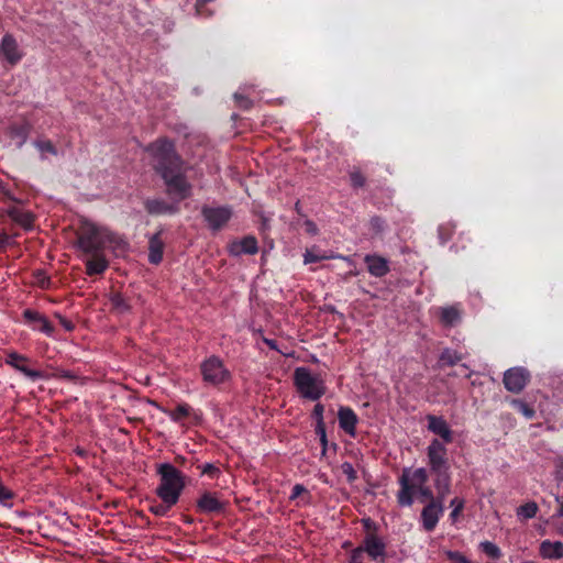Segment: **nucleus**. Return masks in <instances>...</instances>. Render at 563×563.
<instances>
[{
	"instance_id": "nucleus-1",
	"label": "nucleus",
	"mask_w": 563,
	"mask_h": 563,
	"mask_svg": "<svg viewBox=\"0 0 563 563\" xmlns=\"http://www.w3.org/2000/svg\"><path fill=\"white\" fill-rule=\"evenodd\" d=\"M397 482L400 489H398L396 498L397 504L400 507L412 506L413 497L416 495H420L421 498L428 499L429 501L437 499L432 490L427 485L428 471L426 467L421 466L415 470H411V467H405Z\"/></svg>"
},
{
	"instance_id": "nucleus-2",
	"label": "nucleus",
	"mask_w": 563,
	"mask_h": 563,
	"mask_svg": "<svg viewBox=\"0 0 563 563\" xmlns=\"http://www.w3.org/2000/svg\"><path fill=\"white\" fill-rule=\"evenodd\" d=\"M113 243H117L113 232L90 221L82 222L77 231L76 247L85 255L103 253L104 246Z\"/></svg>"
},
{
	"instance_id": "nucleus-3",
	"label": "nucleus",
	"mask_w": 563,
	"mask_h": 563,
	"mask_svg": "<svg viewBox=\"0 0 563 563\" xmlns=\"http://www.w3.org/2000/svg\"><path fill=\"white\" fill-rule=\"evenodd\" d=\"M157 475L161 477L156 487L158 499L167 503H178L185 488L184 474L173 464L166 462L157 466Z\"/></svg>"
},
{
	"instance_id": "nucleus-4",
	"label": "nucleus",
	"mask_w": 563,
	"mask_h": 563,
	"mask_svg": "<svg viewBox=\"0 0 563 563\" xmlns=\"http://www.w3.org/2000/svg\"><path fill=\"white\" fill-rule=\"evenodd\" d=\"M294 385L297 394L305 399L318 401L325 395V382L306 366H297L294 372Z\"/></svg>"
},
{
	"instance_id": "nucleus-5",
	"label": "nucleus",
	"mask_w": 563,
	"mask_h": 563,
	"mask_svg": "<svg viewBox=\"0 0 563 563\" xmlns=\"http://www.w3.org/2000/svg\"><path fill=\"white\" fill-rule=\"evenodd\" d=\"M146 152L151 155L153 168L156 172L184 167V161L175 151L172 140L166 137L158 139L147 145Z\"/></svg>"
},
{
	"instance_id": "nucleus-6",
	"label": "nucleus",
	"mask_w": 563,
	"mask_h": 563,
	"mask_svg": "<svg viewBox=\"0 0 563 563\" xmlns=\"http://www.w3.org/2000/svg\"><path fill=\"white\" fill-rule=\"evenodd\" d=\"M156 173L162 177L164 185H166L167 195L173 200L181 201L192 195V185L186 179L185 167L164 169Z\"/></svg>"
},
{
	"instance_id": "nucleus-7",
	"label": "nucleus",
	"mask_w": 563,
	"mask_h": 563,
	"mask_svg": "<svg viewBox=\"0 0 563 563\" xmlns=\"http://www.w3.org/2000/svg\"><path fill=\"white\" fill-rule=\"evenodd\" d=\"M200 375L203 384L210 387H219L228 384L231 379V373L223 360L217 355H210L199 365Z\"/></svg>"
},
{
	"instance_id": "nucleus-8",
	"label": "nucleus",
	"mask_w": 563,
	"mask_h": 563,
	"mask_svg": "<svg viewBox=\"0 0 563 563\" xmlns=\"http://www.w3.org/2000/svg\"><path fill=\"white\" fill-rule=\"evenodd\" d=\"M427 463L432 475H450L448 449L438 438H433L427 446Z\"/></svg>"
},
{
	"instance_id": "nucleus-9",
	"label": "nucleus",
	"mask_w": 563,
	"mask_h": 563,
	"mask_svg": "<svg viewBox=\"0 0 563 563\" xmlns=\"http://www.w3.org/2000/svg\"><path fill=\"white\" fill-rule=\"evenodd\" d=\"M31 362V358L25 354H20L16 351H5L4 364L7 366L20 372L32 382L48 379V375L45 371L32 369L30 367Z\"/></svg>"
},
{
	"instance_id": "nucleus-10",
	"label": "nucleus",
	"mask_w": 563,
	"mask_h": 563,
	"mask_svg": "<svg viewBox=\"0 0 563 563\" xmlns=\"http://www.w3.org/2000/svg\"><path fill=\"white\" fill-rule=\"evenodd\" d=\"M233 216V211L228 206L220 207H202V217L207 222L208 228L213 232L219 231L225 224H228L230 218Z\"/></svg>"
},
{
	"instance_id": "nucleus-11",
	"label": "nucleus",
	"mask_w": 563,
	"mask_h": 563,
	"mask_svg": "<svg viewBox=\"0 0 563 563\" xmlns=\"http://www.w3.org/2000/svg\"><path fill=\"white\" fill-rule=\"evenodd\" d=\"M529 378L530 374L528 369L515 366L505 371L503 378L504 387L510 393L518 394L523 390L526 385L529 383Z\"/></svg>"
},
{
	"instance_id": "nucleus-12",
	"label": "nucleus",
	"mask_w": 563,
	"mask_h": 563,
	"mask_svg": "<svg viewBox=\"0 0 563 563\" xmlns=\"http://www.w3.org/2000/svg\"><path fill=\"white\" fill-rule=\"evenodd\" d=\"M22 318H24V323L32 331H40L47 336H53L54 328L44 313L37 310L25 309L22 311Z\"/></svg>"
},
{
	"instance_id": "nucleus-13",
	"label": "nucleus",
	"mask_w": 563,
	"mask_h": 563,
	"mask_svg": "<svg viewBox=\"0 0 563 563\" xmlns=\"http://www.w3.org/2000/svg\"><path fill=\"white\" fill-rule=\"evenodd\" d=\"M0 55L4 60L11 65H16L23 57V52L20 48L15 37L11 33H5L0 41Z\"/></svg>"
},
{
	"instance_id": "nucleus-14",
	"label": "nucleus",
	"mask_w": 563,
	"mask_h": 563,
	"mask_svg": "<svg viewBox=\"0 0 563 563\" xmlns=\"http://www.w3.org/2000/svg\"><path fill=\"white\" fill-rule=\"evenodd\" d=\"M228 501L219 499L216 493H203L197 501V508L200 514L219 515L225 510Z\"/></svg>"
},
{
	"instance_id": "nucleus-15",
	"label": "nucleus",
	"mask_w": 563,
	"mask_h": 563,
	"mask_svg": "<svg viewBox=\"0 0 563 563\" xmlns=\"http://www.w3.org/2000/svg\"><path fill=\"white\" fill-rule=\"evenodd\" d=\"M444 511L443 505H439V503H429L423 506L421 510V526L423 531L431 532L433 531L439 522V519L442 518Z\"/></svg>"
},
{
	"instance_id": "nucleus-16",
	"label": "nucleus",
	"mask_w": 563,
	"mask_h": 563,
	"mask_svg": "<svg viewBox=\"0 0 563 563\" xmlns=\"http://www.w3.org/2000/svg\"><path fill=\"white\" fill-rule=\"evenodd\" d=\"M363 553L369 555L373 561H384L386 556V543L376 534H369L363 539V544L356 547Z\"/></svg>"
},
{
	"instance_id": "nucleus-17",
	"label": "nucleus",
	"mask_w": 563,
	"mask_h": 563,
	"mask_svg": "<svg viewBox=\"0 0 563 563\" xmlns=\"http://www.w3.org/2000/svg\"><path fill=\"white\" fill-rule=\"evenodd\" d=\"M428 431L442 439V443L448 444L453 442V431L448 422L441 416L428 415Z\"/></svg>"
},
{
	"instance_id": "nucleus-18",
	"label": "nucleus",
	"mask_w": 563,
	"mask_h": 563,
	"mask_svg": "<svg viewBox=\"0 0 563 563\" xmlns=\"http://www.w3.org/2000/svg\"><path fill=\"white\" fill-rule=\"evenodd\" d=\"M258 252V242L252 235L234 241L229 245V253L232 256L255 255Z\"/></svg>"
},
{
	"instance_id": "nucleus-19",
	"label": "nucleus",
	"mask_w": 563,
	"mask_h": 563,
	"mask_svg": "<svg viewBox=\"0 0 563 563\" xmlns=\"http://www.w3.org/2000/svg\"><path fill=\"white\" fill-rule=\"evenodd\" d=\"M329 260H341L347 263L351 266H355V263L351 260L350 256L334 254V253H320L317 251L316 246L306 250L303 254V263L305 264H314L320 261H329Z\"/></svg>"
},
{
	"instance_id": "nucleus-20",
	"label": "nucleus",
	"mask_w": 563,
	"mask_h": 563,
	"mask_svg": "<svg viewBox=\"0 0 563 563\" xmlns=\"http://www.w3.org/2000/svg\"><path fill=\"white\" fill-rule=\"evenodd\" d=\"M178 202L177 200L167 202L163 199H148L144 206H146L147 212L153 216L175 214L179 210Z\"/></svg>"
},
{
	"instance_id": "nucleus-21",
	"label": "nucleus",
	"mask_w": 563,
	"mask_h": 563,
	"mask_svg": "<svg viewBox=\"0 0 563 563\" xmlns=\"http://www.w3.org/2000/svg\"><path fill=\"white\" fill-rule=\"evenodd\" d=\"M339 423H340L341 430L345 431V433L351 437H355L357 416L354 410H352L347 407H340Z\"/></svg>"
},
{
	"instance_id": "nucleus-22",
	"label": "nucleus",
	"mask_w": 563,
	"mask_h": 563,
	"mask_svg": "<svg viewBox=\"0 0 563 563\" xmlns=\"http://www.w3.org/2000/svg\"><path fill=\"white\" fill-rule=\"evenodd\" d=\"M5 213L15 224L24 228V230L30 231L33 228V216L31 212L18 206H11L5 209Z\"/></svg>"
},
{
	"instance_id": "nucleus-23",
	"label": "nucleus",
	"mask_w": 563,
	"mask_h": 563,
	"mask_svg": "<svg viewBox=\"0 0 563 563\" xmlns=\"http://www.w3.org/2000/svg\"><path fill=\"white\" fill-rule=\"evenodd\" d=\"M365 264L371 276L384 277L390 271L387 260L378 255H365Z\"/></svg>"
},
{
	"instance_id": "nucleus-24",
	"label": "nucleus",
	"mask_w": 563,
	"mask_h": 563,
	"mask_svg": "<svg viewBox=\"0 0 563 563\" xmlns=\"http://www.w3.org/2000/svg\"><path fill=\"white\" fill-rule=\"evenodd\" d=\"M88 258L86 263V273L89 276L101 275L108 268V261L103 253L87 254Z\"/></svg>"
},
{
	"instance_id": "nucleus-25",
	"label": "nucleus",
	"mask_w": 563,
	"mask_h": 563,
	"mask_svg": "<svg viewBox=\"0 0 563 563\" xmlns=\"http://www.w3.org/2000/svg\"><path fill=\"white\" fill-rule=\"evenodd\" d=\"M540 556L549 560L563 558V543L560 541L543 540L539 547Z\"/></svg>"
},
{
	"instance_id": "nucleus-26",
	"label": "nucleus",
	"mask_w": 563,
	"mask_h": 563,
	"mask_svg": "<svg viewBox=\"0 0 563 563\" xmlns=\"http://www.w3.org/2000/svg\"><path fill=\"white\" fill-rule=\"evenodd\" d=\"M452 486V477L450 475H441L433 477V487L437 490V498L432 499L429 503H439V505H443L445 497L450 493V487Z\"/></svg>"
},
{
	"instance_id": "nucleus-27",
	"label": "nucleus",
	"mask_w": 563,
	"mask_h": 563,
	"mask_svg": "<svg viewBox=\"0 0 563 563\" xmlns=\"http://www.w3.org/2000/svg\"><path fill=\"white\" fill-rule=\"evenodd\" d=\"M164 243L159 238V233L148 239V263L158 265L163 261Z\"/></svg>"
},
{
	"instance_id": "nucleus-28",
	"label": "nucleus",
	"mask_w": 563,
	"mask_h": 563,
	"mask_svg": "<svg viewBox=\"0 0 563 563\" xmlns=\"http://www.w3.org/2000/svg\"><path fill=\"white\" fill-rule=\"evenodd\" d=\"M439 319L444 328H453L460 322V310L455 306L441 307L438 309Z\"/></svg>"
},
{
	"instance_id": "nucleus-29",
	"label": "nucleus",
	"mask_w": 563,
	"mask_h": 563,
	"mask_svg": "<svg viewBox=\"0 0 563 563\" xmlns=\"http://www.w3.org/2000/svg\"><path fill=\"white\" fill-rule=\"evenodd\" d=\"M30 128L26 124H14L9 129V136L15 142L16 147L21 148L27 140Z\"/></svg>"
},
{
	"instance_id": "nucleus-30",
	"label": "nucleus",
	"mask_w": 563,
	"mask_h": 563,
	"mask_svg": "<svg viewBox=\"0 0 563 563\" xmlns=\"http://www.w3.org/2000/svg\"><path fill=\"white\" fill-rule=\"evenodd\" d=\"M164 413L168 416L169 419H172L173 422L179 423L184 419H187L190 415V407L188 404L183 402L178 404L176 409L174 410H164Z\"/></svg>"
},
{
	"instance_id": "nucleus-31",
	"label": "nucleus",
	"mask_w": 563,
	"mask_h": 563,
	"mask_svg": "<svg viewBox=\"0 0 563 563\" xmlns=\"http://www.w3.org/2000/svg\"><path fill=\"white\" fill-rule=\"evenodd\" d=\"M539 511V506L536 501H526L517 509V516L519 520L533 519Z\"/></svg>"
},
{
	"instance_id": "nucleus-32",
	"label": "nucleus",
	"mask_w": 563,
	"mask_h": 563,
	"mask_svg": "<svg viewBox=\"0 0 563 563\" xmlns=\"http://www.w3.org/2000/svg\"><path fill=\"white\" fill-rule=\"evenodd\" d=\"M37 151L41 153V158L45 159L47 155L56 156L57 150L48 140H36L34 143Z\"/></svg>"
},
{
	"instance_id": "nucleus-33",
	"label": "nucleus",
	"mask_w": 563,
	"mask_h": 563,
	"mask_svg": "<svg viewBox=\"0 0 563 563\" xmlns=\"http://www.w3.org/2000/svg\"><path fill=\"white\" fill-rule=\"evenodd\" d=\"M510 406H512V408L515 410H517L518 412L523 415V417H526L528 419L534 418L536 411H534L533 407H531L526 401H523L521 399H512V400H510Z\"/></svg>"
},
{
	"instance_id": "nucleus-34",
	"label": "nucleus",
	"mask_w": 563,
	"mask_h": 563,
	"mask_svg": "<svg viewBox=\"0 0 563 563\" xmlns=\"http://www.w3.org/2000/svg\"><path fill=\"white\" fill-rule=\"evenodd\" d=\"M461 361V354L452 349H444L439 355V362L442 365L453 366Z\"/></svg>"
},
{
	"instance_id": "nucleus-35",
	"label": "nucleus",
	"mask_w": 563,
	"mask_h": 563,
	"mask_svg": "<svg viewBox=\"0 0 563 563\" xmlns=\"http://www.w3.org/2000/svg\"><path fill=\"white\" fill-rule=\"evenodd\" d=\"M178 501H162L153 504L148 507V511L152 512L153 516L156 517H165L167 516L169 509L177 505Z\"/></svg>"
},
{
	"instance_id": "nucleus-36",
	"label": "nucleus",
	"mask_w": 563,
	"mask_h": 563,
	"mask_svg": "<svg viewBox=\"0 0 563 563\" xmlns=\"http://www.w3.org/2000/svg\"><path fill=\"white\" fill-rule=\"evenodd\" d=\"M110 301L112 308L115 309V311L119 313H125L130 309L128 300L120 292L111 295Z\"/></svg>"
},
{
	"instance_id": "nucleus-37",
	"label": "nucleus",
	"mask_w": 563,
	"mask_h": 563,
	"mask_svg": "<svg viewBox=\"0 0 563 563\" xmlns=\"http://www.w3.org/2000/svg\"><path fill=\"white\" fill-rule=\"evenodd\" d=\"M464 505L465 500L462 497H454L451 503H449V507L452 509L451 515H449V519H451L452 522L457 521L459 516L464 509Z\"/></svg>"
},
{
	"instance_id": "nucleus-38",
	"label": "nucleus",
	"mask_w": 563,
	"mask_h": 563,
	"mask_svg": "<svg viewBox=\"0 0 563 563\" xmlns=\"http://www.w3.org/2000/svg\"><path fill=\"white\" fill-rule=\"evenodd\" d=\"M479 550H482L484 554L488 555L489 559H499L503 555L499 547H497L493 541L479 542Z\"/></svg>"
},
{
	"instance_id": "nucleus-39",
	"label": "nucleus",
	"mask_w": 563,
	"mask_h": 563,
	"mask_svg": "<svg viewBox=\"0 0 563 563\" xmlns=\"http://www.w3.org/2000/svg\"><path fill=\"white\" fill-rule=\"evenodd\" d=\"M49 375V379H67V380H75L77 378L76 374H74L70 371L56 368Z\"/></svg>"
},
{
	"instance_id": "nucleus-40",
	"label": "nucleus",
	"mask_w": 563,
	"mask_h": 563,
	"mask_svg": "<svg viewBox=\"0 0 563 563\" xmlns=\"http://www.w3.org/2000/svg\"><path fill=\"white\" fill-rule=\"evenodd\" d=\"M444 555H446V559L454 562V563H473L468 558H466L464 554H462L459 551L454 550H446L444 551Z\"/></svg>"
},
{
	"instance_id": "nucleus-41",
	"label": "nucleus",
	"mask_w": 563,
	"mask_h": 563,
	"mask_svg": "<svg viewBox=\"0 0 563 563\" xmlns=\"http://www.w3.org/2000/svg\"><path fill=\"white\" fill-rule=\"evenodd\" d=\"M341 472L345 475L347 483H353L356 479V471L352 466L351 462H345L341 464Z\"/></svg>"
},
{
	"instance_id": "nucleus-42",
	"label": "nucleus",
	"mask_w": 563,
	"mask_h": 563,
	"mask_svg": "<svg viewBox=\"0 0 563 563\" xmlns=\"http://www.w3.org/2000/svg\"><path fill=\"white\" fill-rule=\"evenodd\" d=\"M350 180L352 188H361L366 183V179H364V176L360 172H351Z\"/></svg>"
},
{
	"instance_id": "nucleus-43",
	"label": "nucleus",
	"mask_w": 563,
	"mask_h": 563,
	"mask_svg": "<svg viewBox=\"0 0 563 563\" xmlns=\"http://www.w3.org/2000/svg\"><path fill=\"white\" fill-rule=\"evenodd\" d=\"M200 473H202V475H208L210 478H214L219 475L220 471L213 464L205 463L200 466Z\"/></svg>"
},
{
	"instance_id": "nucleus-44",
	"label": "nucleus",
	"mask_w": 563,
	"mask_h": 563,
	"mask_svg": "<svg viewBox=\"0 0 563 563\" xmlns=\"http://www.w3.org/2000/svg\"><path fill=\"white\" fill-rule=\"evenodd\" d=\"M313 419L316 423H324V406L317 402L313 409Z\"/></svg>"
},
{
	"instance_id": "nucleus-45",
	"label": "nucleus",
	"mask_w": 563,
	"mask_h": 563,
	"mask_svg": "<svg viewBox=\"0 0 563 563\" xmlns=\"http://www.w3.org/2000/svg\"><path fill=\"white\" fill-rule=\"evenodd\" d=\"M263 341H264V344H266V346H268L271 350H274L286 357L292 356V352L288 353V352H284L282 350L277 349V344H276L275 340L264 338Z\"/></svg>"
},
{
	"instance_id": "nucleus-46",
	"label": "nucleus",
	"mask_w": 563,
	"mask_h": 563,
	"mask_svg": "<svg viewBox=\"0 0 563 563\" xmlns=\"http://www.w3.org/2000/svg\"><path fill=\"white\" fill-rule=\"evenodd\" d=\"M371 228L372 231L376 233L382 232L384 228V220L380 217H373L371 219Z\"/></svg>"
},
{
	"instance_id": "nucleus-47",
	"label": "nucleus",
	"mask_w": 563,
	"mask_h": 563,
	"mask_svg": "<svg viewBox=\"0 0 563 563\" xmlns=\"http://www.w3.org/2000/svg\"><path fill=\"white\" fill-rule=\"evenodd\" d=\"M234 99L238 101L240 108L247 109L251 106L250 99L244 97L240 91L234 93Z\"/></svg>"
},
{
	"instance_id": "nucleus-48",
	"label": "nucleus",
	"mask_w": 563,
	"mask_h": 563,
	"mask_svg": "<svg viewBox=\"0 0 563 563\" xmlns=\"http://www.w3.org/2000/svg\"><path fill=\"white\" fill-rule=\"evenodd\" d=\"M363 554L361 549H353L350 554V563H363Z\"/></svg>"
},
{
	"instance_id": "nucleus-49",
	"label": "nucleus",
	"mask_w": 563,
	"mask_h": 563,
	"mask_svg": "<svg viewBox=\"0 0 563 563\" xmlns=\"http://www.w3.org/2000/svg\"><path fill=\"white\" fill-rule=\"evenodd\" d=\"M306 487L301 484H296L294 488H291V493L289 496L290 500L297 499L301 494L306 493Z\"/></svg>"
},
{
	"instance_id": "nucleus-50",
	"label": "nucleus",
	"mask_w": 563,
	"mask_h": 563,
	"mask_svg": "<svg viewBox=\"0 0 563 563\" xmlns=\"http://www.w3.org/2000/svg\"><path fill=\"white\" fill-rule=\"evenodd\" d=\"M316 433L320 437L321 443L327 442L324 422H316Z\"/></svg>"
},
{
	"instance_id": "nucleus-51",
	"label": "nucleus",
	"mask_w": 563,
	"mask_h": 563,
	"mask_svg": "<svg viewBox=\"0 0 563 563\" xmlns=\"http://www.w3.org/2000/svg\"><path fill=\"white\" fill-rule=\"evenodd\" d=\"M305 229H306V232L308 234H310L311 236H316L318 233V228H317L316 223L313 221H311L310 219L305 221Z\"/></svg>"
},
{
	"instance_id": "nucleus-52",
	"label": "nucleus",
	"mask_w": 563,
	"mask_h": 563,
	"mask_svg": "<svg viewBox=\"0 0 563 563\" xmlns=\"http://www.w3.org/2000/svg\"><path fill=\"white\" fill-rule=\"evenodd\" d=\"M14 241L12 236L5 232H0V249L11 245Z\"/></svg>"
},
{
	"instance_id": "nucleus-53",
	"label": "nucleus",
	"mask_w": 563,
	"mask_h": 563,
	"mask_svg": "<svg viewBox=\"0 0 563 563\" xmlns=\"http://www.w3.org/2000/svg\"><path fill=\"white\" fill-rule=\"evenodd\" d=\"M438 233H439V239H441L442 243H444L449 240L450 232H449L446 225L439 227Z\"/></svg>"
},
{
	"instance_id": "nucleus-54",
	"label": "nucleus",
	"mask_w": 563,
	"mask_h": 563,
	"mask_svg": "<svg viewBox=\"0 0 563 563\" xmlns=\"http://www.w3.org/2000/svg\"><path fill=\"white\" fill-rule=\"evenodd\" d=\"M210 1H213V0H197V4H195V11H197V14L199 16H201L203 14V12L201 11L203 5L209 3Z\"/></svg>"
},
{
	"instance_id": "nucleus-55",
	"label": "nucleus",
	"mask_w": 563,
	"mask_h": 563,
	"mask_svg": "<svg viewBox=\"0 0 563 563\" xmlns=\"http://www.w3.org/2000/svg\"><path fill=\"white\" fill-rule=\"evenodd\" d=\"M59 320H60L62 327L65 328V330L73 331L74 325L70 320L63 318L62 316H59Z\"/></svg>"
},
{
	"instance_id": "nucleus-56",
	"label": "nucleus",
	"mask_w": 563,
	"mask_h": 563,
	"mask_svg": "<svg viewBox=\"0 0 563 563\" xmlns=\"http://www.w3.org/2000/svg\"><path fill=\"white\" fill-rule=\"evenodd\" d=\"M558 501H560V508H559L558 515L560 517H563V500L558 499Z\"/></svg>"
},
{
	"instance_id": "nucleus-57",
	"label": "nucleus",
	"mask_w": 563,
	"mask_h": 563,
	"mask_svg": "<svg viewBox=\"0 0 563 563\" xmlns=\"http://www.w3.org/2000/svg\"><path fill=\"white\" fill-rule=\"evenodd\" d=\"M47 283H48V280L46 278L40 280V285H41L42 288H45Z\"/></svg>"
},
{
	"instance_id": "nucleus-58",
	"label": "nucleus",
	"mask_w": 563,
	"mask_h": 563,
	"mask_svg": "<svg viewBox=\"0 0 563 563\" xmlns=\"http://www.w3.org/2000/svg\"><path fill=\"white\" fill-rule=\"evenodd\" d=\"M350 274H351L352 276H356V275H357V273H356V272H354V271H351V273H350Z\"/></svg>"
},
{
	"instance_id": "nucleus-59",
	"label": "nucleus",
	"mask_w": 563,
	"mask_h": 563,
	"mask_svg": "<svg viewBox=\"0 0 563 563\" xmlns=\"http://www.w3.org/2000/svg\"><path fill=\"white\" fill-rule=\"evenodd\" d=\"M522 563H537L536 561H525Z\"/></svg>"
}]
</instances>
